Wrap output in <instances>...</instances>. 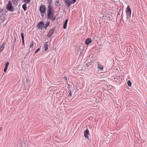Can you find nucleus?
<instances>
[{"label":"nucleus","instance_id":"f257e3e1","mask_svg":"<svg viewBox=\"0 0 147 147\" xmlns=\"http://www.w3.org/2000/svg\"><path fill=\"white\" fill-rule=\"evenodd\" d=\"M54 12L52 7L50 5H49L48 7L47 18L52 20H54L56 17L54 15Z\"/></svg>","mask_w":147,"mask_h":147},{"label":"nucleus","instance_id":"f03ea898","mask_svg":"<svg viewBox=\"0 0 147 147\" xmlns=\"http://www.w3.org/2000/svg\"><path fill=\"white\" fill-rule=\"evenodd\" d=\"M6 8L7 10L10 11H13V8L12 6V3L11 1H9L8 2V4L6 5Z\"/></svg>","mask_w":147,"mask_h":147},{"label":"nucleus","instance_id":"7ed1b4c3","mask_svg":"<svg viewBox=\"0 0 147 147\" xmlns=\"http://www.w3.org/2000/svg\"><path fill=\"white\" fill-rule=\"evenodd\" d=\"M54 31V29L53 28L51 29L47 33V36L49 37H51L53 34Z\"/></svg>","mask_w":147,"mask_h":147},{"label":"nucleus","instance_id":"20e7f679","mask_svg":"<svg viewBox=\"0 0 147 147\" xmlns=\"http://www.w3.org/2000/svg\"><path fill=\"white\" fill-rule=\"evenodd\" d=\"M127 14L128 15L129 17H131V9L129 5L127 6L126 10Z\"/></svg>","mask_w":147,"mask_h":147},{"label":"nucleus","instance_id":"39448f33","mask_svg":"<svg viewBox=\"0 0 147 147\" xmlns=\"http://www.w3.org/2000/svg\"><path fill=\"white\" fill-rule=\"evenodd\" d=\"M44 23L42 22H40L38 23L37 26L38 28L40 29H42V28L44 27Z\"/></svg>","mask_w":147,"mask_h":147},{"label":"nucleus","instance_id":"423d86ee","mask_svg":"<svg viewBox=\"0 0 147 147\" xmlns=\"http://www.w3.org/2000/svg\"><path fill=\"white\" fill-rule=\"evenodd\" d=\"M40 11L41 12V13H44V12L45 11L46 7L45 5H42L40 7Z\"/></svg>","mask_w":147,"mask_h":147},{"label":"nucleus","instance_id":"0eeeda50","mask_svg":"<svg viewBox=\"0 0 147 147\" xmlns=\"http://www.w3.org/2000/svg\"><path fill=\"white\" fill-rule=\"evenodd\" d=\"M84 136L86 138H87L88 137V135H89V131L88 129H87L84 132Z\"/></svg>","mask_w":147,"mask_h":147},{"label":"nucleus","instance_id":"6e6552de","mask_svg":"<svg viewBox=\"0 0 147 147\" xmlns=\"http://www.w3.org/2000/svg\"><path fill=\"white\" fill-rule=\"evenodd\" d=\"M64 3L69 7L71 5L70 0H64Z\"/></svg>","mask_w":147,"mask_h":147},{"label":"nucleus","instance_id":"1a4fd4ad","mask_svg":"<svg viewBox=\"0 0 147 147\" xmlns=\"http://www.w3.org/2000/svg\"><path fill=\"white\" fill-rule=\"evenodd\" d=\"M104 17H105V19L107 20H109L110 19V17L109 14L108 13H106L105 15L104 16Z\"/></svg>","mask_w":147,"mask_h":147},{"label":"nucleus","instance_id":"9d476101","mask_svg":"<svg viewBox=\"0 0 147 147\" xmlns=\"http://www.w3.org/2000/svg\"><path fill=\"white\" fill-rule=\"evenodd\" d=\"M91 42V40L90 38H88L86 39L85 41L86 44H89Z\"/></svg>","mask_w":147,"mask_h":147},{"label":"nucleus","instance_id":"9b49d317","mask_svg":"<svg viewBox=\"0 0 147 147\" xmlns=\"http://www.w3.org/2000/svg\"><path fill=\"white\" fill-rule=\"evenodd\" d=\"M9 62H7L5 64V66L4 68V71L6 72L7 70L8 67L9 65Z\"/></svg>","mask_w":147,"mask_h":147},{"label":"nucleus","instance_id":"f8f14e48","mask_svg":"<svg viewBox=\"0 0 147 147\" xmlns=\"http://www.w3.org/2000/svg\"><path fill=\"white\" fill-rule=\"evenodd\" d=\"M98 68L100 69H102L103 68V66L99 62L98 63Z\"/></svg>","mask_w":147,"mask_h":147},{"label":"nucleus","instance_id":"ddd939ff","mask_svg":"<svg viewBox=\"0 0 147 147\" xmlns=\"http://www.w3.org/2000/svg\"><path fill=\"white\" fill-rule=\"evenodd\" d=\"M68 19L66 20H65V21L63 24V28L64 29H66L67 28V22H68Z\"/></svg>","mask_w":147,"mask_h":147},{"label":"nucleus","instance_id":"4468645a","mask_svg":"<svg viewBox=\"0 0 147 147\" xmlns=\"http://www.w3.org/2000/svg\"><path fill=\"white\" fill-rule=\"evenodd\" d=\"M26 4L27 3H26L22 5V7L25 11L27 9Z\"/></svg>","mask_w":147,"mask_h":147},{"label":"nucleus","instance_id":"2eb2a0df","mask_svg":"<svg viewBox=\"0 0 147 147\" xmlns=\"http://www.w3.org/2000/svg\"><path fill=\"white\" fill-rule=\"evenodd\" d=\"M50 22H47L45 24V26H44V28L46 29L50 25Z\"/></svg>","mask_w":147,"mask_h":147},{"label":"nucleus","instance_id":"dca6fc26","mask_svg":"<svg viewBox=\"0 0 147 147\" xmlns=\"http://www.w3.org/2000/svg\"><path fill=\"white\" fill-rule=\"evenodd\" d=\"M4 48V45L3 44L0 47V53H1Z\"/></svg>","mask_w":147,"mask_h":147},{"label":"nucleus","instance_id":"f3484780","mask_svg":"<svg viewBox=\"0 0 147 147\" xmlns=\"http://www.w3.org/2000/svg\"><path fill=\"white\" fill-rule=\"evenodd\" d=\"M34 45V41L33 40L30 42V48L33 49Z\"/></svg>","mask_w":147,"mask_h":147},{"label":"nucleus","instance_id":"a211bd4d","mask_svg":"<svg viewBox=\"0 0 147 147\" xmlns=\"http://www.w3.org/2000/svg\"><path fill=\"white\" fill-rule=\"evenodd\" d=\"M44 47L45 48V50L46 51L48 49V45L47 44H45L44 45Z\"/></svg>","mask_w":147,"mask_h":147},{"label":"nucleus","instance_id":"6ab92c4d","mask_svg":"<svg viewBox=\"0 0 147 147\" xmlns=\"http://www.w3.org/2000/svg\"><path fill=\"white\" fill-rule=\"evenodd\" d=\"M31 0H23V1L26 3H29Z\"/></svg>","mask_w":147,"mask_h":147},{"label":"nucleus","instance_id":"aec40b11","mask_svg":"<svg viewBox=\"0 0 147 147\" xmlns=\"http://www.w3.org/2000/svg\"><path fill=\"white\" fill-rule=\"evenodd\" d=\"M76 0H71L70 1L71 4H74L76 2Z\"/></svg>","mask_w":147,"mask_h":147},{"label":"nucleus","instance_id":"412c9836","mask_svg":"<svg viewBox=\"0 0 147 147\" xmlns=\"http://www.w3.org/2000/svg\"><path fill=\"white\" fill-rule=\"evenodd\" d=\"M127 84L129 86H131V84L130 80H128L127 82Z\"/></svg>","mask_w":147,"mask_h":147},{"label":"nucleus","instance_id":"4be33fe9","mask_svg":"<svg viewBox=\"0 0 147 147\" xmlns=\"http://www.w3.org/2000/svg\"><path fill=\"white\" fill-rule=\"evenodd\" d=\"M12 2L14 4H16L18 3V0H11Z\"/></svg>","mask_w":147,"mask_h":147},{"label":"nucleus","instance_id":"5701e85b","mask_svg":"<svg viewBox=\"0 0 147 147\" xmlns=\"http://www.w3.org/2000/svg\"><path fill=\"white\" fill-rule=\"evenodd\" d=\"M21 36L22 37V39H24V34L23 33H21Z\"/></svg>","mask_w":147,"mask_h":147},{"label":"nucleus","instance_id":"b1692460","mask_svg":"<svg viewBox=\"0 0 147 147\" xmlns=\"http://www.w3.org/2000/svg\"><path fill=\"white\" fill-rule=\"evenodd\" d=\"M40 50V48H38V49L36 50L35 51V53H36L37 52L39 51Z\"/></svg>","mask_w":147,"mask_h":147},{"label":"nucleus","instance_id":"393cba45","mask_svg":"<svg viewBox=\"0 0 147 147\" xmlns=\"http://www.w3.org/2000/svg\"><path fill=\"white\" fill-rule=\"evenodd\" d=\"M72 96L71 92V91L70 90L69 93L68 95V96Z\"/></svg>","mask_w":147,"mask_h":147},{"label":"nucleus","instance_id":"a878e982","mask_svg":"<svg viewBox=\"0 0 147 147\" xmlns=\"http://www.w3.org/2000/svg\"><path fill=\"white\" fill-rule=\"evenodd\" d=\"M22 44L23 45L24 44V39H22Z\"/></svg>","mask_w":147,"mask_h":147},{"label":"nucleus","instance_id":"bb28decb","mask_svg":"<svg viewBox=\"0 0 147 147\" xmlns=\"http://www.w3.org/2000/svg\"><path fill=\"white\" fill-rule=\"evenodd\" d=\"M64 78L66 80H67V77L66 76H65L64 77Z\"/></svg>","mask_w":147,"mask_h":147},{"label":"nucleus","instance_id":"cd10ccee","mask_svg":"<svg viewBox=\"0 0 147 147\" xmlns=\"http://www.w3.org/2000/svg\"><path fill=\"white\" fill-rule=\"evenodd\" d=\"M96 102H99V100H97V99L96 100Z\"/></svg>","mask_w":147,"mask_h":147},{"label":"nucleus","instance_id":"c85d7f7f","mask_svg":"<svg viewBox=\"0 0 147 147\" xmlns=\"http://www.w3.org/2000/svg\"><path fill=\"white\" fill-rule=\"evenodd\" d=\"M3 9H0V13L2 11H3Z\"/></svg>","mask_w":147,"mask_h":147},{"label":"nucleus","instance_id":"c756f323","mask_svg":"<svg viewBox=\"0 0 147 147\" xmlns=\"http://www.w3.org/2000/svg\"><path fill=\"white\" fill-rule=\"evenodd\" d=\"M2 129V128L1 127L0 128V131Z\"/></svg>","mask_w":147,"mask_h":147},{"label":"nucleus","instance_id":"7c9ffc66","mask_svg":"<svg viewBox=\"0 0 147 147\" xmlns=\"http://www.w3.org/2000/svg\"><path fill=\"white\" fill-rule=\"evenodd\" d=\"M98 98V99H100V98Z\"/></svg>","mask_w":147,"mask_h":147}]
</instances>
